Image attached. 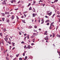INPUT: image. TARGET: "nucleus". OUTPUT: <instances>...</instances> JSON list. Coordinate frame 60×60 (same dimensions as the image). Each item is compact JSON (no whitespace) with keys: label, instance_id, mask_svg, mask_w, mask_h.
Masks as SVG:
<instances>
[{"label":"nucleus","instance_id":"10","mask_svg":"<svg viewBox=\"0 0 60 60\" xmlns=\"http://www.w3.org/2000/svg\"><path fill=\"white\" fill-rule=\"evenodd\" d=\"M12 45H13V46H15V43L12 42Z\"/></svg>","mask_w":60,"mask_h":60},{"label":"nucleus","instance_id":"33","mask_svg":"<svg viewBox=\"0 0 60 60\" xmlns=\"http://www.w3.org/2000/svg\"><path fill=\"white\" fill-rule=\"evenodd\" d=\"M19 60H22V59L21 58H19Z\"/></svg>","mask_w":60,"mask_h":60},{"label":"nucleus","instance_id":"35","mask_svg":"<svg viewBox=\"0 0 60 60\" xmlns=\"http://www.w3.org/2000/svg\"><path fill=\"white\" fill-rule=\"evenodd\" d=\"M54 2H57L58 0H55L54 1Z\"/></svg>","mask_w":60,"mask_h":60},{"label":"nucleus","instance_id":"24","mask_svg":"<svg viewBox=\"0 0 60 60\" xmlns=\"http://www.w3.org/2000/svg\"><path fill=\"white\" fill-rule=\"evenodd\" d=\"M57 18H58V17H59V18H60V15H57Z\"/></svg>","mask_w":60,"mask_h":60},{"label":"nucleus","instance_id":"17","mask_svg":"<svg viewBox=\"0 0 60 60\" xmlns=\"http://www.w3.org/2000/svg\"><path fill=\"white\" fill-rule=\"evenodd\" d=\"M49 20H48L46 21H45V22L46 23H47L48 22H49Z\"/></svg>","mask_w":60,"mask_h":60},{"label":"nucleus","instance_id":"54","mask_svg":"<svg viewBox=\"0 0 60 60\" xmlns=\"http://www.w3.org/2000/svg\"><path fill=\"white\" fill-rule=\"evenodd\" d=\"M19 3H20V1L19 0V2H18V4H19Z\"/></svg>","mask_w":60,"mask_h":60},{"label":"nucleus","instance_id":"39","mask_svg":"<svg viewBox=\"0 0 60 60\" xmlns=\"http://www.w3.org/2000/svg\"><path fill=\"white\" fill-rule=\"evenodd\" d=\"M24 6H23L21 7V8L22 9H23L24 8Z\"/></svg>","mask_w":60,"mask_h":60},{"label":"nucleus","instance_id":"61","mask_svg":"<svg viewBox=\"0 0 60 60\" xmlns=\"http://www.w3.org/2000/svg\"><path fill=\"white\" fill-rule=\"evenodd\" d=\"M34 32H37V30H34Z\"/></svg>","mask_w":60,"mask_h":60},{"label":"nucleus","instance_id":"48","mask_svg":"<svg viewBox=\"0 0 60 60\" xmlns=\"http://www.w3.org/2000/svg\"><path fill=\"white\" fill-rule=\"evenodd\" d=\"M26 37H25L24 38V40H26Z\"/></svg>","mask_w":60,"mask_h":60},{"label":"nucleus","instance_id":"20","mask_svg":"<svg viewBox=\"0 0 60 60\" xmlns=\"http://www.w3.org/2000/svg\"><path fill=\"white\" fill-rule=\"evenodd\" d=\"M41 21L42 22H43V23H44V19H42L41 20Z\"/></svg>","mask_w":60,"mask_h":60},{"label":"nucleus","instance_id":"51","mask_svg":"<svg viewBox=\"0 0 60 60\" xmlns=\"http://www.w3.org/2000/svg\"><path fill=\"white\" fill-rule=\"evenodd\" d=\"M33 38H34V36H31V39H32Z\"/></svg>","mask_w":60,"mask_h":60},{"label":"nucleus","instance_id":"62","mask_svg":"<svg viewBox=\"0 0 60 60\" xmlns=\"http://www.w3.org/2000/svg\"><path fill=\"white\" fill-rule=\"evenodd\" d=\"M53 24L52 23H51V24H50V26H51V25H53Z\"/></svg>","mask_w":60,"mask_h":60},{"label":"nucleus","instance_id":"64","mask_svg":"<svg viewBox=\"0 0 60 60\" xmlns=\"http://www.w3.org/2000/svg\"><path fill=\"white\" fill-rule=\"evenodd\" d=\"M39 31H41V29H39Z\"/></svg>","mask_w":60,"mask_h":60},{"label":"nucleus","instance_id":"58","mask_svg":"<svg viewBox=\"0 0 60 60\" xmlns=\"http://www.w3.org/2000/svg\"><path fill=\"white\" fill-rule=\"evenodd\" d=\"M13 3V0H12L11 1V3H12V4Z\"/></svg>","mask_w":60,"mask_h":60},{"label":"nucleus","instance_id":"42","mask_svg":"<svg viewBox=\"0 0 60 60\" xmlns=\"http://www.w3.org/2000/svg\"><path fill=\"white\" fill-rule=\"evenodd\" d=\"M58 28V26H56V30H57V29Z\"/></svg>","mask_w":60,"mask_h":60},{"label":"nucleus","instance_id":"3","mask_svg":"<svg viewBox=\"0 0 60 60\" xmlns=\"http://www.w3.org/2000/svg\"><path fill=\"white\" fill-rule=\"evenodd\" d=\"M14 18H15V17H14V15H12L11 17V19H14Z\"/></svg>","mask_w":60,"mask_h":60},{"label":"nucleus","instance_id":"8","mask_svg":"<svg viewBox=\"0 0 60 60\" xmlns=\"http://www.w3.org/2000/svg\"><path fill=\"white\" fill-rule=\"evenodd\" d=\"M33 16V17H35V15H35V14H32Z\"/></svg>","mask_w":60,"mask_h":60},{"label":"nucleus","instance_id":"53","mask_svg":"<svg viewBox=\"0 0 60 60\" xmlns=\"http://www.w3.org/2000/svg\"><path fill=\"white\" fill-rule=\"evenodd\" d=\"M18 9H19L18 8L15 9V10H18Z\"/></svg>","mask_w":60,"mask_h":60},{"label":"nucleus","instance_id":"38","mask_svg":"<svg viewBox=\"0 0 60 60\" xmlns=\"http://www.w3.org/2000/svg\"><path fill=\"white\" fill-rule=\"evenodd\" d=\"M23 56H25V53H23L22 54Z\"/></svg>","mask_w":60,"mask_h":60},{"label":"nucleus","instance_id":"60","mask_svg":"<svg viewBox=\"0 0 60 60\" xmlns=\"http://www.w3.org/2000/svg\"><path fill=\"white\" fill-rule=\"evenodd\" d=\"M31 45H34V44L33 43H32L31 44Z\"/></svg>","mask_w":60,"mask_h":60},{"label":"nucleus","instance_id":"31","mask_svg":"<svg viewBox=\"0 0 60 60\" xmlns=\"http://www.w3.org/2000/svg\"><path fill=\"white\" fill-rule=\"evenodd\" d=\"M34 27L35 28H37V26H34Z\"/></svg>","mask_w":60,"mask_h":60},{"label":"nucleus","instance_id":"52","mask_svg":"<svg viewBox=\"0 0 60 60\" xmlns=\"http://www.w3.org/2000/svg\"><path fill=\"white\" fill-rule=\"evenodd\" d=\"M38 21L39 23H40V21H41V20L39 19L38 20Z\"/></svg>","mask_w":60,"mask_h":60},{"label":"nucleus","instance_id":"49","mask_svg":"<svg viewBox=\"0 0 60 60\" xmlns=\"http://www.w3.org/2000/svg\"><path fill=\"white\" fill-rule=\"evenodd\" d=\"M17 59V58L16 57L15 58H14L13 60H16Z\"/></svg>","mask_w":60,"mask_h":60},{"label":"nucleus","instance_id":"46","mask_svg":"<svg viewBox=\"0 0 60 60\" xmlns=\"http://www.w3.org/2000/svg\"><path fill=\"white\" fill-rule=\"evenodd\" d=\"M49 23H47V25L48 26H49Z\"/></svg>","mask_w":60,"mask_h":60},{"label":"nucleus","instance_id":"6","mask_svg":"<svg viewBox=\"0 0 60 60\" xmlns=\"http://www.w3.org/2000/svg\"><path fill=\"white\" fill-rule=\"evenodd\" d=\"M21 20L22 21V22H23V23H26V22H25V20H23L22 19H21Z\"/></svg>","mask_w":60,"mask_h":60},{"label":"nucleus","instance_id":"19","mask_svg":"<svg viewBox=\"0 0 60 60\" xmlns=\"http://www.w3.org/2000/svg\"><path fill=\"white\" fill-rule=\"evenodd\" d=\"M3 4H6V3H5V2H3Z\"/></svg>","mask_w":60,"mask_h":60},{"label":"nucleus","instance_id":"16","mask_svg":"<svg viewBox=\"0 0 60 60\" xmlns=\"http://www.w3.org/2000/svg\"><path fill=\"white\" fill-rule=\"evenodd\" d=\"M6 59L7 60H9V59L8 57H6Z\"/></svg>","mask_w":60,"mask_h":60},{"label":"nucleus","instance_id":"2","mask_svg":"<svg viewBox=\"0 0 60 60\" xmlns=\"http://www.w3.org/2000/svg\"><path fill=\"white\" fill-rule=\"evenodd\" d=\"M31 48H30V45H29L27 47H26V49H27V48L29 49H30Z\"/></svg>","mask_w":60,"mask_h":60},{"label":"nucleus","instance_id":"25","mask_svg":"<svg viewBox=\"0 0 60 60\" xmlns=\"http://www.w3.org/2000/svg\"><path fill=\"white\" fill-rule=\"evenodd\" d=\"M32 10V7H30L29 8V10Z\"/></svg>","mask_w":60,"mask_h":60},{"label":"nucleus","instance_id":"41","mask_svg":"<svg viewBox=\"0 0 60 60\" xmlns=\"http://www.w3.org/2000/svg\"><path fill=\"white\" fill-rule=\"evenodd\" d=\"M43 1V0H40L39 1V2H42Z\"/></svg>","mask_w":60,"mask_h":60},{"label":"nucleus","instance_id":"55","mask_svg":"<svg viewBox=\"0 0 60 60\" xmlns=\"http://www.w3.org/2000/svg\"><path fill=\"white\" fill-rule=\"evenodd\" d=\"M21 18H24V16H21Z\"/></svg>","mask_w":60,"mask_h":60},{"label":"nucleus","instance_id":"11","mask_svg":"<svg viewBox=\"0 0 60 60\" xmlns=\"http://www.w3.org/2000/svg\"><path fill=\"white\" fill-rule=\"evenodd\" d=\"M47 31H46L44 33V34H45L46 35H47Z\"/></svg>","mask_w":60,"mask_h":60},{"label":"nucleus","instance_id":"56","mask_svg":"<svg viewBox=\"0 0 60 60\" xmlns=\"http://www.w3.org/2000/svg\"><path fill=\"white\" fill-rule=\"evenodd\" d=\"M19 35H21V33H20V32H19Z\"/></svg>","mask_w":60,"mask_h":60},{"label":"nucleus","instance_id":"29","mask_svg":"<svg viewBox=\"0 0 60 60\" xmlns=\"http://www.w3.org/2000/svg\"><path fill=\"white\" fill-rule=\"evenodd\" d=\"M16 18L17 19H19V17H18V16H16Z\"/></svg>","mask_w":60,"mask_h":60},{"label":"nucleus","instance_id":"9","mask_svg":"<svg viewBox=\"0 0 60 60\" xmlns=\"http://www.w3.org/2000/svg\"><path fill=\"white\" fill-rule=\"evenodd\" d=\"M33 34L34 35H35L36 36H37V35H38V34H36L35 33H34Z\"/></svg>","mask_w":60,"mask_h":60},{"label":"nucleus","instance_id":"32","mask_svg":"<svg viewBox=\"0 0 60 60\" xmlns=\"http://www.w3.org/2000/svg\"><path fill=\"white\" fill-rule=\"evenodd\" d=\"M24 41H23L21 42V43L22 44H23L24 43Z\"/></svg>","mask_w":60,"mask_h":60},{"label":"nucleus","instance_id":"28","mask_svg":"<svg viewBox=\"0 0 60 60\" xmlns=\"http://www.w3.org/2000/svg\"><path fill=\"white\" fill-rule=\"evenodd\" d=\"M11 16L10 15H8L7 17V18H9V16Z\"/></svg>","mask_w":60,"mask_h":60},{"label":"nucleus","instance_id":"12","mask_svg":"<svg viewBox=\"0 0 60 60\" xmlns=\"http://www.w3.org/2000/svg\"><path fill=\"white\" fill-rule=\"evenodd\" d=\"M45 38V40H49V38Z\"/></svg>","mask_w":60,"mask_h":60},{"label":"nucleus","instance_id":"44","mask_svg":"<svg viewBox=\"0 0 60 60\" xmlns=\"http://www.w3.org/2000/svg\"><path fill=\"white\" fill-rule=\"evenodd\" d=\"M33 12H35V9H33Z\"/></svg>","mask_w":60,"mask_h":60},{"label":"nucleus","instance_id":"45","mask_svg":"<svg viewBox=\"0 0 60 60\" xmlns=\"http://www.w3.org/2000/svg\"><path fill=\"white\" fill-rule=\"evenodd\" d=\"M10 56V57H11V58H12V57H13V56L11 55Z\"/></svg>","mask_w":60,"mask_h":60},{"label":"nucleus","instance_id":"14","mask_svg":"<svg viewBox=\"0 0 60 60\" xmlns=\"http://www.w3.org/2000/svg\"><path fill=\"white\" fill-rule=\"evenodd\" d=\"M2 19L3 21H4V19H5V18H2Z\"/></svg>","mask_w":60,"mask_h":60},{"label":"nucleus","instance_id":"36","mask_svg":"<svg viewBox=\"0 0 60 60\" xmlns=\"http://www.w3.org/2000/svg\"><path fill=\"white\" fill-rule=\"evenodd\" d=\"M51 27V26H50V27H49V28L50 29H52V27Z\"/></svg>","mask_w":60,"mask_h":60},{"label":"nucleus","instance_id":"15","mask_svg":"<svg viewBox=\"0 0 60 60\" xmlns=\"http://www.w3.org/2000/svg\"><path fill=\"white\" fill-rule=\"evenodd\" d=\"M32 26H29V27H28V28L29 29H30V28H32Z\"/></svg>","mask_w":60,"mask_h":60},{"label":"nucleus","instance_id":"1","mask_svg":"<svg viewBox=\"0 0 60 60\" xmlns=\"http://www.w3.org/2000/svg\"><path fill=\"white\" fill-rule=\"evenodd\" d=\"M4 39L5 40V41H6V42H7V41H8V38L5 37V38H4Z\"/></svg>","mask_w":60,"mask_h":60},{"label":"nucleus","instance_id":"34","mask_svg":"<svg viewBox=\"0 0 60 60\" xmlns=\"http://www.w3.org/2000/svg\"><path fill=\"white\" fill-rule=\"evenodd\" d=\"M57 36L58 37H60V35H57Z\"/></svg>","mask_w":60,"mask_h":60},{"label":"nucleus","instance_id":"57","mask_svg":"<svg viewBox=\"0 0 60 60\" xmlns=\"http://www.w3.org/2000/svg\"><path fill=\"white\" fill-rule=\"evenodd\" d=\"M17 29L19 30H20V29H19V27H18L17 28Z\"/></svg>","mask_w":60,"mask_h":60},{"label":"nucleus","instance_id":"26","mask_svg":"<svg viewBox=\"0 0 60 60\" xmlns=\"http://www.w3.org/2000/svg\"><path fill=\"white\" fill-rule=\"evenodd\" d=\"M19 56V54H18L17 55H16V57H18Z\"/></svg>","mask_w":60,"mask_h":60},{"label":"nucleus","instance_id":"43","mask_svg":"<svg viewBox=\"0 0 60 60\" xmlns=\"http://www.w3.org/2000/svg\"><path fill=\"white\" fill-rule=\"evenodd\" d=\"M8 43H9V44H11V42L10 41H9L8 42Z\"/></svg>","mask_w":60,"mask_h":60},{"label":"nucleus","instance_id":"59","mask_svg":"<svg viewBox=\"0 0 60 60\" xmlns=\"http://www.w3.org/2000/svg\"><path fill=\"white\" fill-rule=\"evenodd\" d=\"M45 17L46 18H48V17L46 15L45 16Z\"/></svg>","mask_w":60,"mask_h":60},{"label":"nucleus","instance_id":"18","mask_svg":"<svg viewBox=\"0 0 60 60\" xmlns=\"http://www.w3.org/2000/svg\"><path fill=\"white\" fill-rule=\"evenodd\" d=\"M3 31H4V32H5V31H6V29H4L3 30Z\"/></svg>","mask_w":60,"mask_h":60},{"label":"nucleus","instance_id":"30","mask_svg":"<svg viewBox=\"0 0 60 60\" xmlns=\"http://www.w3.org/2000/svg\"><path fill=\"white\" fill-rule=\"evenodd\" d=\"M7 22L9 23V21H10V20L9 19L7 20Z\"/></svg>","mask_w":60,"mask_h":60},{"label":"nucleus","instance_id":"50","mask_svg":"<svg viewBox=\"0 0 60 60\" xmlns=\"http://www.w3.org/2000/svg\"><path fill=\"white\" fill-rule=\"evenodd\" d=\"M24 49H26V45H25L24 47Z\"/></svg>","mask_w":60,"mask_h":60},{"label":"nucleus","instance_id":"47","mask_svg":"<svg viewBox=\"0 0 60 60\" xmlns=\"http://www.w3.org/2000/svg\"><path fill=\"white\" fill-rule=\"evenodd\" d=\"M24 17H26V15L25 14H24Z\"/></svg>","mask_w":60,"mask_h":60},{"label":"nucleus","instance_id":"5","mask_svg":"<svg viewBox=\"0 0 60 60\" xmlns=\"http://www.w3.org/2000/svg\"><path fill=\"white\" fill-rule=\"evenodd\" d=\"M5 14H9V13H10V12H5Z\"/></svg>","mask_w":60,"mask_h":60},{"label":"nucleus","instance_id":"7","mask_svg":"<svg viewBox=\"0 0 60 60\" xmlns=\"http://www.w3.org/2000/svg\"><path fill=\"white\" fill-rule=\"evenodd\" d=\"M7 51H8V49H7L6 50H5L4 51V53L5 54V52H7Z\"/></svg>","mask_w":60,"mask_h":60},{"label":"nucleus","instance_id":"23","mask_svg":"<svg viewBox=\"0 0 60 60\" xmlns=\"http://www.w3.org/2000/svg\"><path fill=\"white\" fill-rule=\"evenodd\" d=\"M57 14H58L59 15V14H60V13H59V12L58 11L57 12Z\"/></svg>","mask_w":60,"mask_h":60},{"label":"nucleus","instance_id":"27","mask_svg":"<svg viewBox=\"0 0 60 60\" xmlns=\"http://www.w3.org/2000/svg\"><path fill=\"white\" fill-rule=\"evenodd\" d=\"M27 56H26L25 57V59H27Z\"/></svg>","mask_w":60,"mask_h":60},{"label":"nucleus","instance_id":"40","mask_svg":"<svg viewBox=\"0 0 60 60\" xmlns=\"http://www.w3.org/2000/svg\"><path fill=\"white\" fill-rule=\"evenodd\" d=\"M27 39H29V36H27Z\"/></svg>","mask_w":60,"mask_h":60},{"label":"nucleus","instance_id":"63","mask_svg":"<svg viewBox=\"0 0 60 60\" xmlns=\"http://www.w3.org/2000/svg\"><path fill=\"white\" fill-rule=\"evenodd\" d=\"M26 34H24V35L25 36H26Z\"/></svg>","mask_w":60,"mask_h":60},{"label":"nucleus","instance_id":"13","mask_svg":"<svg viewBox=\"0 0 60 60\" xmlns=\"http://www.w3.org/2000/svg\"><path fill=\"white\" fill-rule=\"evenodd\" d=\"M1 14L2 16H4L5 15V14H4V13H1Z\"/></svg>","mask_w":60,"mask_h":60},{"label":"nucleus","instance_id":"4","mask_svg":"<svg viewBox=\"0 0 60 60\" xmlns=\"http://www.w3.org/2000/svg\"><path fill=\"white\" fill-rule=\"evenodd\" d=\"M52 14V12H51L50 13H49L47 14V15H49V16H50Z\"/></svg>","mask_w":60,"mask_h":60},{"label":"nucleus","instance_id":"21","mask_svg":"<svg viewBox=\"0 0 60 60\" xmlns=\"http://www.w3.org/2000/svg\"><path fill=\"white\" fill-rule=\"evenodd\" d=\"M52 34H53L52 37H54L55 36V34L54 33H53Z\"/></svg>","mask_w":60,"mask_h":60},{"label":"nucleus","instance_id":"37","mask_svg":"<svg viewBox=\"0 0 60 60\" xmlns=\"http://www.w3.org/2000/svg\"><path fill=\"white\" fill-rule=\"evenodd\" d=\"M30 5H31V4L29 3L28 5V6H29Z\"/></svg>","mask_w":60,"mask_h":60},{"label":"nucleus","instance_id":"22","mask_svg":"<svg viewBox=\"0 0 60 60\" xmlns=\"http://www.w3.org/2000/svg\"><path fill=\"white\" fill-rule=\"evenodd\" d=\"M55 15V14H53L52 15V18H54V16Z\"/></svg>","mask_w":60,"mask_h":60}]
</instances>
